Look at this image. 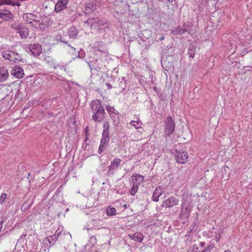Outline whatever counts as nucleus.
I'll use <instances>...</instances> for the list:
<instances>
[{
	"mask_svg": "<svg viewBox=\"0 0 252 252\" xmlns=\"http://www.w3.org/2000/svg\"><path fill=\"white\" fill-rule=\"evenodd\" d=\"M179 199L175 196H171L167 199L165 200L162 205V207H172L179 204Z\"/></svg>",
	"mask_w": 252,
	"mask_h": 252,
	"instance_id": "f8f14e48",
	"label": "nucleus"
},
{
	"mask_svg": "<svg viewBox=\"0 0 252 252\" xmlns=\"http://www.w3.org/2000/svg\"><path fill=\"white\" fill-rule=\"evenodd\" d=\"M175 159L178 163L184 164L188 159V154L187 152H180L176 150L175 154Z\"/></svg>",
	"mask_w": 252,
	"mask_h": 252,
	"instance_id": "423d86ee",
	"label": "nucleus"
},
{
	"mask_svg": "<svg viewBox=\"0 0 252 252\" xmlns=\"http://www.w3.org/2000/svg\"><path fill=\"white\" fill-rule=\"evenodd\" d=\"M13 16L8 10L3 9L1 12H0V18L3 19L4 21H9L13 19Z\"/></svg>",
	"mask_w": 252,
	"mask_h": 252,
	"instance_id": "dca6fc26",
	"label": "nucleus"
},
{
	"mask_svg": "<svg viewBox=\"0 0 252 252\" xmlns=\"http://www.w3.org/2000/svg\"><path fill=\"white\" fill-rule=\"evenodd\" d=\"M187 31V30L185 28L178 27L175 28L174 30H172L171 33L174 35H181Z\"/></svg>",
	"mask_w": 252,
	"mask_h": 252,
	"instance_id": "393cba45",
	"label": "nucleus"
},
{
	"mask_svg": "<svg viewBox=\"0 0 252 252\" xmlns=\"http://www.w3.org/2000/svg\"><path fill=\"white\" fill-rule=\"evenodd\" d=\"M106 110L108 111L111 118L114 124H118L120 121L119 113L116 110L114 107L110 105L106 106Z\"/></svg>",
	"mask_w": 252,
	"mask_h": 252,
	"instance_id": "39448f33",
	"label": "nucleus"
},
{
	"mask_svg": "<svg viewBox=\"0 0 252 252\" xmlns=\"http://www.w3.org/2000/svg\"><path fill=\"white\" fill-rule=\"evenodd\" d=\"M67 33L70 38L75 39L76 38L78 32L76 28L75 27H71L68 29Z\"/></svg>",
	"mask_w": 252,
	"mask_h": 252,
	"instance_id": "412c9836",
	"label": "nucleus"
},
{
	"mask_svg": "<svg viewBox=\"0 0 252 252\" xmlns=\"http://www.w3.org/2000/svg\"><path fill=\"white\" fill-rule=\"evenodd\" d=\"M87 230H91V231H93V230H95V229L94 228H93V229H88V228H87Z\"/></svg>",
	"mask_w": 252,
	"mask_h": 252,
	"instance_id": "49530a36",
	"label": "nucleus"
},
{
	"mask_svg": "<svg viewBox=\"0 0 252 252\" xmlns=\"http://www.w3.org/2000/svg\"><path fill=\"white\" fill-rule=\"evenodd\" d=\"M215 229V228L214 227H212V229Z\"/></svg>",
	"mask_w": 252,
	"mask_h": 252,
	"instance_id": "3c124183",
	"label": "nucleus"
},
{
	"mask_svg": "<svg viewBox=\"0 0 252 252\" xmlns=\"http://www.w3.org/2000/svg\"><path fill=\"white\" fill-rule=\"evenodd\" d=\"M91 111L93 113L92 118L95 123H99L104 119L105 114L103 105L99 99H95L92 101L91 107Z\"/></svg>",
	"mask_w": 252,
	"mask_h": 252,
	"instance_id": "f257e3e1",
	"label": "nucleus"
},
{
	"mask_svg": "<svg viewBox=\"0 0 252 252\" xmlns=\"http://www.w3.org/2000/svg\"><path fill=\"white\" fill-rule=\"evenodd\" d=\"M120 87H121V89L124 90L126 88L125 83L123 82H120Z\"/></svg>",
	"mask_w": 252,
	"mask_h": 252,
	"instance_id": "a19ab883",
	"label": "nucleus"
},
{
	"mask_svg": "<svg viewBox=\"0 0 252 252\" xmlns=\"http://www.w3.org/2000/svg\"><path fill=\"white\" fill-rule=\"evenodd\" d=\"M122 160L119 158H115L108 167L107 175L108 176L113 175L116 171L118 169L121 164Z\"/></svg>",
	"mask_w": 252,
	"mask_h": 252,
	"instance_id": "20e7f679",
	"label": "nucleus"
},
{
	"mask_svg": "<svg viewBox=\"0 0 252 252\" xmlns=\"http://www.w3.org/2000/svg\"><path fill=\"white\" fill-rule=\"evenodd\" d=\"M68 0H59L55 5V11L58 13L66 8Z\"/></svg>",
	"mask_w": 252,
	"mask_h": 252,
	"instance_id": "2eb2a0df",
	"label": "nucleus"
},
{
	"mask_svg": "<svg viewBox=\"0 0 252 252\" xmlns=\"http://www.w3.org/2000/svg\"><path fill=\"white\" fill-rule=\"evenodd\" d=\"M200 247L203 248V247H205V242H201L200 244Z\"/></svg>",
	"mask_w": 252,
	"mask_h": 252,
	"instance_id": "79ce46f5",
	"label": "nucleus"
},
{
	"mask_svg": "<svg viewBox=\"0 0 252 252\" xmlns=\"http://www.w3.org/2000/svg\"><path fill=\"white\" fill-rule=\"evenodd\" d=\"M94 48L96 51L105 53L107 51L106 46L103 44L102 41H99L94 44Z\"/></svg>",
	"mask_w": 252,
	"mask_h": 252,
	"instance_id": "6ab92c4d",
	"label": "nucleus"
},
{
	"mask_svg": "<svg viewBox=\"0 0 252 252\" xmlns=\"http://www.w3.org/2000/svg\"><path fill=\"white\" fill-rule=\"evenodd\" d=\"M191 252H202V250H199L196 245H194L191 248Z\"/></svg>",
	"mask_w": 252,
	"mask_h": 252,
	"instance_id": "4c0bfd02",
	"label": "nucleus"
},
{
	"mask_svg": "<svg viewBox=\"0 0 252 252\" xmlns=\"http://www.w3.org/2000/svg\"><path fill=\"white\" fill-rule=\"evenodd\" d=\"M64 234V233L63 234L62 233V229L60 230V228H58L55 234L50 236L49 238H47V239H48V241L49 242V244L52 246L55 244V242L60 236L62 237L63 235Z\"/></svg>",
	"mask_w": 252,
	"mask_h": 252,
	"instance_id": "ddd939ff",
	"label": "nucleus"
},
{
	"mask_svg": "<svg viewBox=\"0 0 252 252\" xmlns=\"http://www.w3.org/2000/svg\"><path fill=\"white\" fill-rule=\"evenodd\" d=\"M85 23L90 25L91 27H97L100 25H104L106 23V21L104 19H100L96 17L89 18Z\"/></svg>",
	"mask_w": 252,
	"mask_h": 252,
	"instance_id": "6e6552de",
	"label": "nucleus"
},
{
	"mask_svg": "<svg viewBox=\"0 0 252 252\" xmlns=\"http://www.w3.org/2000/svg\"><path fill=\"white\" fill-rule=\"evenodd\" d=\"M11 27L18 32L22 38H26L29 35V29L24 24H12Z\"/></svg>",
	"mask_w": 252,
	"mask_h": 252,
	"instance_id": "7ed1b4c3",
	"label": "nucleus"
},
{
	"mask_svg": "<svg viewBox=\"0 0 252 252\" xmlns=\"http://www.w3.org/2000/svg\"><path fill=\"white\" fill-rule=\"evenodd\" d=\"M61 41L63 43H65L66 44H67V45L69 47H71V45L70 44H68L66 40L65 39L64 37H61Z\"/></svg>",
	"mask_w": 252,
	"mask_h": 252,
	"instance_id": "ea45409f",
	"label": "nucleus"
},
{
	"mask_svg": "<svg viewBox=\"0 0 252 252\" xmlns=\"http://www.w3.org/2000/svg\"><path fill=\"white\" fill-rule=\"evenodd\" d=\"M164 134L168 136H170L175 130V123L171 116H168L164 121Z\"/></svg>",
	"mask_w": 252,
	"mask_h": 252,
	"instance_id": "f03ea898",
	"label": "nucleus"
},
{
	"mask_svg": "<svg viewBox=\"0 0 252 252\" xmlns=\"http://www.w3.org/2000/svg\"><path fill=\"white\" fill-rule=\"evenodd\" d=\"M190 212L191 208L189 204H186V202H183L181 205L180 217L183 219L188 218L190 216Z\"/></svg>",
	"mask_w": 252,
	"mask_h": 252,
	"instance_id": "0eeeda50",
	"label": "nucleus"
},
{
	"mask_svg": "<svg viewBox=\"0 0 252 252\" xmlns=\"http://www.w3.org/2000/svg\"><path fill=\"white\" fill-rule=\"evenodd\" d=\"M196 45L191 44L189 46L188 50V54L190 58H193L196 53Z\"/></svg>",
	"mask_w": 252,
	"mask_h": 252,
	"instance_id": "c85d7f7f",
	"label": "nucleus"
},
{
	"mask_svg": "<svg viewBox=\"0 0 252 252\" xmlns=\"http://www.w3.org/2000/svg\"><path fill=\"white\" fill-rule=\"evenodd\" d=\"M106 85H107V86L108 87V89H111L112 88V86L109 83L106 84Z\"/></svg>",
	"mask_w": 252,
	"mask_h": 252,
	"instance_id": "37998d69",
	"label": "nucleus"
},
{
	"mask_svg": "<svg viewBox=\"0 0 252 252\" xmlns=\"http://www.w3.org/2000/svg\"><path fill=\"white\" fill-rule=\"evenodd\" d=\"M88 139V137L87 136H86V140H87Z\"/></svg>",
	"mask_w": 252,
	"mask_h": 252,
	"instance_id": "8fccbe9b",
	"label": "nucleus"
},
{
	"mask_svg": "<svg viewBox=\"0 0 252 252\" xmlns=\"http://www.w3.org/2000/svg\"><path fill=\"white\" fill-rule=\"evenodd\" d=\"M109 141L110 139L101 137L97 151L99 154H102L105 151L108 147Z\"/></svg>",
	"mask_w": 252,
	"mask_h": 252,
	"instance_id": "4468645a",
	"label": "nucleus"
},
{
	"mask_svg": "<svg viewBox=\"0 0 252 252\" xmlns=\"http://www.w3.org/2000/svg\"><path fill=\"white\" fill-rule=\"evenodd\" d=\"M32 26L36 28H39L41 30H44L45 27V25L44 24L43 21H40L38 20L36 21V23L35 24H33Z\"/></svg>",
	"mask_w": 252,
	"mask_h": 252,
	"instance_id": "7c9ffc66",
	"label": "nucleus"
},
{
	"mask_svg": "<svg viewBox=\"0 0 252 252\" xmlns=\"http://www.w3.org/2000/svg\"><path fill=\"white\" fill-rule=\"evenodd\" d=\"M129 236L131 239L139 243L142 242L144 238L143 234L139 232L129 234Z\"/></svg>",
	"mask_w": 252,
	"mask_h": 252,
	"instance_id": "aec40b11",
	"label": "nucleus"
},
{
	"mask_svg": "<svg viewBox=\"0 0 252 252\" xmlns=\"http://www.w3.org/2000/svg\"><path fill=\"white\" fill-rule=\"evenodd\" d=\"M29 49L34 56H39L42 50L41 45L38 43L29 44Z\"/></svg>",
	"mask_w": 252,
	"mask_h": 252,
	"instance_id": "9d476101",
	"label": "nucleus"
},
{
	"mask_svg": "<svg viewBox=\"0 0 252 252\" xmlns=\"http://www.w3.org/2000/svg\"><path fill=\"white\" fill-rule=\"evenodd\" d=\"M33 202L32 199H28L22 205L21 210L22 212L26 211L30 206H31Z\"/></svg>",
	"mask_w": 252,
	"mask_h": 252,
	"instance_id": "cd10ccee",
	"label": "nucleus"
},
{
	"mask_svg": "<svg viewBox=\"0 0 252 252\" xmlns=\"http://www.w3.org/2000/svg\"><path fill=\"white\" fill-rule=\"evenodd\" d=\"M88 65L90 66L91 70H92L93 69V67L92 66L91 63H88Z\"/></svg>",
	"mask_w": 252,
	"mask_h": 252,
	"instance_id": "a18cd8bd",
	"label": "nucleus"
},
{
	"mask_svg": "<svg viewBox=\"0 0 252 252\" xmlns=\"http://www.w3.org/2000/svg\"><path fill=\"white\" fill-rule=\"evenodd\" d=\"M220 236V235H219V236L218 237H217V236L216 237V242H219Z\"/></svg>",
	"mask_w": 252,
	"mask_h": 252,
	"instance_id": "c03bdc74",
	"label": "nucleus"
},
{
	"mask_svg": "<svg viewBox=\"0 0 252 252\" xmlns=\"http://www.w3.org/2000/svg\"><path fill=\"white\" fill-rule=\"evenodd\" d=\"M156 39L157 41H161L164 39V36L163 35H157L156 36Z\"/></svg>",
	"mask_w": 252,
	"mask_h": 252,
	"instance_id": "58836bf2",
	"label": "nucleus"
},
{
	"mask_svg": "<svg viewBox=\"0 0 252 252\" xmlns=\"http://www.w3.org/2000/svg\"><path fill=\"white\" fill-rule=\"evenodd\" d=\"M10 73L12 75L18 79L22 78L24 75L23 68L17 65H15L12 68Z\"/></svg>",
	"mask_w": 252,
	"mask_h": 252,
	"instance_id": "9b49d317",
	"label": "nucleus"
},
{
	"mask_svg": "<svg viewBox=\"0 0 252 252\" xmlns=\"http://www.w3.org/2000/svg\"><path fill=\"white\" fill-rule=\"evenodd\" d=\"M65 65L63 63H55L54 64V68L55 69H63L64 68Z\"/></svg>",
	"mask_w": 252,
	"mask_h": 252,
	"instance_id": "c9c22d12",
	"label": "nucleus"
},
{
	"mask_svg": "<svg viewBox=\"0 0 252 252\" xmlns=\"http://www.w3.org/2000/svg\"><path fill=\"white\" fill-rule=\"evenodd\" d=\"M97 6L95 0L89 1L85 4V9L83 12L85 15L90 14L94 12L97 9Z\"/></svg>",
	"mask_w": 252,
	"mask_h": 252,
	"instance_id": "1a4fd4ad",
	"label": "nucleus"
},
{
	"mask_svg": "<svg viewBox=\"0 0 252 252\" xmlns=\"http://www.w3.org/2000/svg\"><path fill=\"white\" fill-rule=\"evenodd\" d=\"M215 245L214 244H211L207 246L203 250L202 252H211V251L214 248Z\"/></svg>",
	"mask_w": 252,
	"mask_h": 252,
	"instance_id": "f704fd0d",
	"label": "nucleus"
},
{
	"mask_svg": "<svg viewBox=\"0 0 252 252\" xmlns=\"http://www.w3.org/2000/svg\"><path fill=\"white\" fill-rule=\"evenodd\" d=\"M3 4L18 6L20 5V3L18 1H14L13 0H0V6Z\"/></svg>",
	"mask_w": 252,
	"mask_h": 252,
	"instance_id": "a878e982",
	"label": "nucleus"
},
{
	"mask_svg": "<svg viewBox=\"0 0 252 252\" xmlns=\"http://www.w3.org/2000/svg\"><path fill=\"white\" fill-rule=\"evenodd\" d=\"M21 61H22V57H21V55H20L17 53L14 52L13 60L12 62L17 63Z\"/></svg>",
	"mask_w": 252,
	"mask_h": 252,
	"instance_id": "72a5a7b5",
	"label": "nucleus"
},
{
	"mask_svg": "<svg viewBox=\"0 0 252 252\" xmlns=\"http://www.w3.org/2000/svg\"><path fill=\"white\" fill-rule=\"evenodd\" d=\"M164 63H166V61H164Z\"/></svg>",
	"mask_w": 252,
	"mask_h": 252,
	"instance_id": "603ef678",
	"label": "nucleus"
},
{
	"mask_svg": "<svg viewBox=\"0 0 252 252\" xmlns=\"http://www.w3.org/2000/svg\"><path fill=\"white\" fill-rule=\"evenodd\" d=\"M88 126H87V127L85 128V129H86V133L87 132V131L88 130Z\"/></svg>",
	"mask_w": 252,
	"mask_h": 252,
	"instance_id": "09e8293b",
	"label": "nucleus"
},
{
	"mask_svg": "<svg viewBox=\"0 0 252 252\" xmlns=\"http://www.w3.org/2000/svg\"><path fill=\"white\" fill-rule=\"evenodd\" d=\"M7 197V194L6 193H2L0 196V203L2 204L3 202L5 201L6 198Z\"/></svg>",
	"mask_w": 252,
	"mask_h": 252,
	"instance_id": "e433bc0d",
	"label": "nucleus"
},
{
	"mask_svg": "<svg viewBox=\"0 0 252 252\" xmlns=\"http://www.w3.org/2000/svg\"><path fill=\"white\" fill-rule=\"evenodd\" d=\"M25 16H26V17H25V16L23 17L24 18H26V21L27 22H29V23L32 26V25L34 24L32 21H35V22H36V21H37V20H36V19H35V18L36 16V15H35L33 14L27 13V14H25Z\"/></svg>",
	"mask_w": 252,
	"mask_h": 252,
	"instance_id": "b1692460",
	"label": "nucleus"
},
{
	"mask_svg": "<svg viewBox=\"0 0 252 252\" xmlns=\"http://www.w3.org/2000/svg\"><path fill=\"white\" fill-rule=\"evenodd\" d=\"M107 215L109 216L115 215L117 214V210L114 207H108L106 210Z\"/></svg>",
	"mask_w": 252,
	"mask_h": 252,
	"instance_id": "2f4dec72",
	"label": "nucleus"
},
{
	"mask_svg": "<svg viewBox=\"0 0 252 252\" xmlns=\"http://www.w3.org/2000/svg\"><path fill=\"white\" fill-rule=\"evenodd\" d=\"M109 124L107 122H105L103 125V131L102 133V137L110 139L109 133Z\"/></svg>",
	"mask_w": 252,
	"mask_h": 252,
	"instance_id": "f3484780",
	"label": "nucleus"
},
{
	"mask_svg": "<svg viewBox=\"0 0 252 252\" xmlns=\"http://www.w3.org/2000/svg\"><path fill=\"white\" fill-rule=\"evenodd\" d=\"M83 54H81V53H79V55H78V57H79V58H81L80 55H81V56H82V57H83Z\"/></svg>",
	"mask_w": 252,
	"mask_h": 252,
	"instance_id": "de8ad7c7",
	"label": "nucleus"
},
{
	"mask_svg": "<svg viewBox=\"0 0 252 252\" xmlns=\"http://www.w3.org/2000/svg\"><path fill=\"white\" fill-rule=\"evenodd\" d=\"M132 178H133V184H135L136 183L137 185L138 186L144 179L143 176L138 174H134L132 175Z\"/></svg>",
	"mask_w": 252,
	"mask_h": 252,
	"instance_id": "bb28decb",
	"label": "nucleus"
},
{
	"mask_svg": "<svg viewBox=\"0 0 252 252\" xmlns=\"http://www.w3.org/2000/svg\"><path fill=\"white\" fill-rule=\"evenodd\" d=\"M139 188V186L137 185V184H133L132 188L131 189L129 190V193L131 195H134L135 194L136 192L137 191Z\"/></svg>",
	"mask_w": 252,
	"mask_h": 252,
	"instance_id": "473e14b6",
	"label": "nucleus"
},
{
	"mask_svg": "<svg viewBox=\"0 0 252 252\" xmlns=\"http://www.w3.org/2000/svg\"><path fill=\"white\" fill-rule=\"evenodd\" d=\"M9 74L7 69L5 67L0 68V82H3L6 80Z\"/></svg>",
	"mask_w": 252,
	"mask_h": 252,
	"instance_id": "a211bd4d",
	"label": "nucleus"
},
{
	"mask_svg": "<svg viewBox=\"0 0 252 252\" xmlns=\"http://www.w3.org/2000/svg\"><path fill=\"white\" fill-rule=\"evenodd\" d=\"M2 56L3 57L6 59L9 60L10 62H13V56H14V52L11 50H5L2 52Z\"/></svg>",
	"mask_w": 252,
	"mask_h": 252,
	"instance_id": "5701e85b",
	"label": "nucleus"
},
{
	"mask_svg": "<svg viewBox=\"0 0 252 252\" xmlns=\"http://www.w3.org/2000/svg\"><path fill=\"white\" fill-rule=\"evenodd\" d=\"M130 125L136 129H138L141 127L142 123H141L139 118H137L136 121H131L130 122Z\"/></svg>",
	"mask_w": 252,
	"mask_h": 252,
	"instance_id": "c756f323",
	"label": "nucleus"
},
{
	"mask_svg": "<svg viewBox=\"0 0 252 252\" xmlns=\"http://www.w3.org/2000/svg\"><path fill=\"white\" fill-rule=\"evenodd\" d=\"M163 191L161 190L160 187H158L155 190L152 196V200L154 201L157 202L158 201L159 197L162 194Z\"/></svg>",
	"mask_w": 252,
	"mask_h": 252,
	"instance_id": "4be33fe9",
	"label": "nucleus"
}]
</instances>
